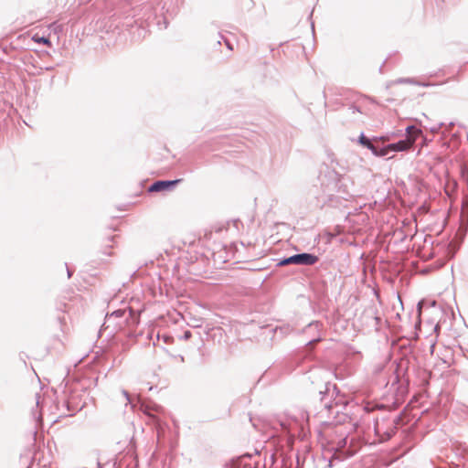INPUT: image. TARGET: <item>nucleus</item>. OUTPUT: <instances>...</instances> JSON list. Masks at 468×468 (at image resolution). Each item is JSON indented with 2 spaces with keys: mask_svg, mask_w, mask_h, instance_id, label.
Listing matches in <instances>:
<instances>
[{
  "mask_svg": "<svg viewBox=\"0 0 468 468\" xmlns=\"http://www.w3.org/2000/svg\"><path fill=\"white\" fill-rule=\"evenodd\" d=\"M420 133L421 131L420 129L415 126H410L407 128V139L389 144V149L395 152L406 151L413 145Z\"/></svg>",
  "mask_w": 468,
  "mask_h": 468,
  "instance_id": "nucleus-1",
  "label": "nucleus"
},
{
  "mask_svg": "<svg viewBox=\"0 0 468 468\" xmlns=\"http://www.w3.org/2000/svg\"><path fill=\"white\" fill-rule=\"evenodd\" d=\"M318 261L317 256L309 254V253H302L291 256L282 260L280 262V265H289V264H296V265H314Z\"/></svg>",
  "mask_w": 468,
  "mask_h": 468,
  "instance_id": "nucleus-2",
  "label": "nucleus"
},
{
  "mask_svg": "<svg viewBox=\"0 0 468 468\" xmlns=\"http://www.w3.org/2000/svg\"><path fill=\"white\" fill-rule=\"evenodd\" d=\"M180 181H181V179L172 180V181H156L150 186L149 191H151V192L163 191V190L168 189L170 186H176Z\"/></svg>",
  "mask_w": 468,
  "mask_h": 468,
  "instance_id": "nucleus-3",
  "label": "nucleus"
},
{
  "mask_svg": "<svg viewBox=\"0 0 468 468\" xmlns=\"http://www.w3.org/2000/svg\"><path fill=\"white\" fill-rule=\"evenodd\" d=\"M32 40L36 43H38V44H44L46 45L47 47H51L52 44L49 40L48 37H40L38 34H35L33 35L32 37Z\"/></svg>",
  "mask_w": 468,
  "mask_h": 468,
  "instance_id": "nucleus-4",
  "label": "nucleus"
},
{
  "mask_svg": "<svg viewBox=\"0 0 468 468\" xmlns=\"http://www.w3.org/2000/svg\"><path fill=\"white\" fill-rule=\"evenodd\" d=\"M359 143L368 148L370 151H375V145L370 142L368 138H367L364 134H361L359 137Z\"/></svg>",
  "mask_w": 468,
  "mask_h": 468,
  "instance_id": "nucleus-5",
  "label": "nucleus"
},
{
  "mask_svg": "<svg viewBox=\"0 0 468 468\" xmlns=\"http://www.w3.org/2000/svg\"><path fill=\"white\" fill-rule=\"evenodd\" d=\"M375 155L377 156H385L387 155L389 152H391V150L389 149V144L380 150H378L376 146H375V151H371Z\"/></svg>",
  "mask_w": 468,
  "mask_h": 468,
  "instance_id": "nucleus-6",
  "label": "nucleus"
},
{
  "mask_svg": "<svg viewBox=\"0 0 468 468\" xmlns=\"http://www.w3.org/2000/svg\"><path fill=\"white\" fill-rule=\"evenodd\" d=\"M463 209H467L468 210V201L465 204H463Z\"/></svg>",
  "mask_w": 468,
  "mask_h": 468,
  "instance_id": "nucleus-7",
  "label": "nucleus"
},
{
  "mask_svg": "<svg viewBox=\"0 0 468 468\" xmlns=\"http://www.w3.org/2000/svg\"><path fill=\"white\" fill-rule=\"evenodd\" d=\"M145 413H146L148 416H150L151 418H153V419L154 420V416L153 414H151L150 412H148V411H146V410H145Z\"/></svg>",
  "mask_w": 468,
  "mask_h": 468,
  "instance_id": "nucleus-8",
  "label": "nucleus"
},
{
  "mask_svg": "<svg viewBox=\"0 0 468 468\" xmlns=\"http://www.w3.org/2000/svg\"><path fill=\"white\" fill-rule=\"evenodd\" d=\"M46 69H47V70H52V69H53V68H52V67H48V68H47Z\"/></svg>",
  "mask_w": 468,
  "mask_h": 468,
  "instance_id": "nucleus-9",
  "label": "nucleus"
}]
</instances>
